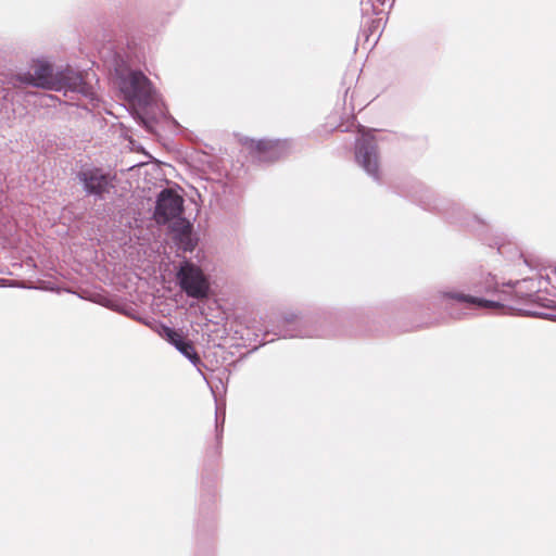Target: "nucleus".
<instances>
[{"instance_id": "f257e3e1", "label": "nucleus", "mask_w": 556, "mask_h": 556, "mask_svg": "<svg viewBox=\"0 0 556 556\" xmlns=\"http://www.w3.org/2000/svg\"><path fill=\"white\" fill-rule=\"evenodd\" d=\"M17 80L22 84L49 90H61L63 88L76 90L83 84L81 76L72 68H66L54 74L52 67L47 63L37 64L34 74L26 73L18 75Z\"/></svg>"}, {"instance_id": "f03ea898", "label": "nucleus", "mask_w": 556, "mask_h": 556, "mask_svg": "<svg viewBox=\"0 0 556 556\" xmlns=\"http://www.w3.org/2000/svg\"><path fill=\"white\" fill-rule=\"evenodd\" d=\"M177 279L181 290L193 299H205L208 296L210 282L202 269L192 263L186 262L177 273Z\"/></svg>"}, {"instance_id": "7ed1b4c3", "label": "nucleus", "mask_w": 556, "mask_h": 556, "mask_svg": "<svg viewBox=\"0 0 556 556\" xmlns=\"http://www.w3.org/2000/svg\"><path fill=\"white\" fill-rule=\"evenodd\" d=\"M361 131L362 136L357 139L355 146L356 162L368 175L379 179L380 162L377 140L370 132Z\"/></svg>"}, {"instance_id": "20e7f679", "label": "nucleus", "mask_w": 556, "mask_h": 556, "mask_svg": "<svg viewBox=\"0 0 556 556\" xmlns=\"http://www.w3.org/2000/svg\"><path fill=\"white\" fill-rule=\"evenodd\" d=\"M78 180L83 184L88 194L102 198L114 188L115 175L105 173L100 167L89 166L83 167L77 173Z\"/></svg>"}, {"instance_id": "39448f33", "label": "nucleus", "mask_w": 556, "mask_h": 556, "mask_svg": "<svg viewBox=\"0 0 556 556\" xmlns=\"http://www.w3.org/2000/svg\"><path fill=\"white\" fill-rule=\"evenodd\" d=\"M248 149L262 161L274 162L289 154L291 144L288 140L262 139L250 140Z\"/></svg>"}, {"instance_id": "423d86ee", "label": "nucleus", "mask_w": 556, "mask_h": 556, "mask_svg": "<svg viewBox=\"0 0 556 556\" xmlns=\"http://www.w3.org/2000/svg\"><path fill=\"white\" fill-rule=\"evenodd\" d=\"M184 200L170 189L163 190L157 199L155 216L157 223H166L179 216L182 212Z\"/></svg>"}, {"instance_id": "0eeeda50", "label": "nucleus", "mask_w": 556, "mask_h": 556, "mask_svg": "<svg viewBox=\"0 0 556 556\" xmlns=\"http://www.w3.org/2000/svg\"><path fill=\"white\" fill-rule=\"evenodd\" d=\"M126 97L138 103L149 101L151 97V84L141 72H132L129 75V86L126 90Z\"/></svg>"}, {"instance_id": "6e6552de", "label": "nucleus", "mask_w": 556, "mask_h": 556, "mask_svg": "<svg viewBox=\"0 0 556 556\" xmlns=\"http://www.w3.org/2000/svg\"><path fill=\"white\" fill-rule=\"evenodd\" d=\"M164 332L167 340L176 346L186 357H188L194 365L200 363V357L195 351L193 343L180 333L170 328H165Z\"/></svg>"}, {"instance_id": "1a4fd4ad", "label": "nucleus", "mask_w": 556, "mask_h": 556, "mask_svg": "<svg viewBox=\"0 0 556 556\" xmlns=\"http://www.w3.org/2000/svg\"><path fill=\"white\" fill-rule=\"evenodd\" d=\"M442 296L447 300H454L459 303H466L475 308L494 309L503 306L498 301L484 300L458 291L443 292Z\"/></svg>"}, {"instance_id": "9d476101", "label": "nucleus", "mask_w": 556, "mask_h": 556, "mask_svg": "<svg viewBox=\"0 0 556 556\" xmlns=\"http://www.w3.org/2000/svg\"><path fill=\"white\" fill-rule=\"evenodd\" d=\"M179 243L185 251H191L194 248L191 238V226L189 223L182 224L179 232Z\"/></svg>"}, {"instance_id": "9b49d317", "label": "nucleus", "mask_w": 556, "mask_h": 556, "mask_svg": "<svg viewBox=\"0 0 556 556\" xmlns=\"http://www.w3.org/2000/svg\"><path fill=\"white\" fill-rule=\"evenodd\" d=\"M497 282L495 281V277L491 274H488L483 281L476 286L477 291L485 292V293H493L497 292Z\"/></svg>"}, {"instance_id": "f8f14e48", "label": "nucleus", "mask_w": 556, "mask_h": 556, "mask_svg": "<svg viewBox=\"0 0 556 556\" xmlns=\"http://www.w3.org/2000/svg\"><path fill=\"white\" fill-rule=\"evenodd\" d=\"M515 294L525 300H530L532 298V293H523L521 290H515Z\"/></svg>"}]
</instances>
